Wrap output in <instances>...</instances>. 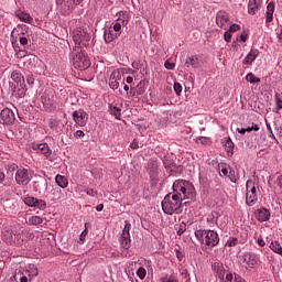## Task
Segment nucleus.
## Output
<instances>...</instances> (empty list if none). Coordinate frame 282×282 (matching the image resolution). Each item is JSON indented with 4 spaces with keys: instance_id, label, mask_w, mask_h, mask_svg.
<instances>
[{
    "instance_id": "obj_1",
    "label": "nucleus",
    "mask_w": 282,
    "mask_h": 282,
    "mask_svg": "<svg viewBox=\"0 0 282 282\" xmlns=\"http://www.w3.org/2000/svg\"><path fill=\"white\" fill-rule=\"evenodd\" d=\"M172 193L183 202L184 199H191V202H195V197H197L195 185H193L191 181L184 178L174 181L172 185Z\"/></svg>"
},
{
    "instance_id": "obj_2",
    "label": "nucleus",
    "mask_w": 282,
    "mask_h": 282,
    "mask_svg": "<svg viewBox=\"0 0 282 282\" xmlns=\"http://www.w3.org/2000/svg\"><path fill=\"white\" fill-rule=\"evenodd\" d=\"M183 202L173 192L166 194L161 203L164 215H182L186 206Z\"/></svg>"
},
{
    "instance_id": "obj_3",
    "label": "nucleus",
    "mask_w": 282,
    "mask_h": 282,
    "mask_svg": "<svg viewBox=\"0 0 282 282\" xmlns=\"http://www.w3.org/2000/svg\"><path fill=\"white\" fill-rule=\"evenodd\" d=\"M194 235L200 246H206L207 248H217L219 246V234L215 230L197 229Z\"/></svg>"
},
{
    "instance_id": "obj_4",
    "label": "nucleus",
    "mask_w": 282,
    "mask_h": 282,
    "mask_svg": "<svg viewBox=\"0 0 282 282\" xmlns=\"http://www.w3.org/2000/svg\"><path fill=\"white\" fill-rule=\"evenodd\" d=\"M70 56L73 58V66L75 69L85 72V69H89V67H91V62L89 61V57L85 55L83 48L73 50Z\"/></svg>"
},
{
    "instance_id": "obj_5",
    "label": "nucleus",
    "mask_w": 282,
    "mask_h": 282,
    "mask_svg": "<svg viewBox=\"0 0 282 282\" xmlns=\"http://www.w3.org/2000/svg\"><path fill=\"white\" fill-rule=\"evenodd\" d=\"M91 40V35L87 31V29H77L73 31V41L75 46L73 50H83L89 45V41Z\"/></svg>"
},
{
    "instance_id": "obj_6",
    "label": "nucleus",
    "mask_w": 282,
    "mask_h": 282,
    "mask_svg": "<svg viewBox=\"0 0 282 282\" xmlns=\"http://www.w3.org/2000/svg\"><path fill=\"white\" fill-rule=\"evenodd\" d=\"M34 177V171L30 167H19L15 172V183L19 186H28Z\"/></svg>"
},
{
    "instance_id": "obj_7",
    "label": "nucleus",
    "mask_w": 282,
    "mask_h": 282,
    "mask_svg": "<svg viewBox=\"0 0 282 282\" xmlns=\"http://www.w3.org/2000/svg\"><path fill=\"white\" fill-rule=\"evenodd\" d=\"M119 243L122 250H129V248H131V223L129 220H124V227L119 237Z\"/></svg>"
},
{
    "instance_id": "obj_8",
    "label": "nucleus",
    "mask_w": 282,
    "mask_h": 282,
    "mask_svg": "<svg viewBox=\"0 0 282 282\" xmlns=\"http://www.w3.org/2000/svg\"><path fill=\"white\" fill-rule=\"evenodd\" d=\"M259 200L257 196V186H254L253 180H248L246 183V204L247 206H254Z\"/></svg>"
},
{
    "instance_id": "obj_9",
    "label": "nucleus",
    "mask_w": 282,
    "mask_h": 282,
    "mask_svg": "<svg viewBox=\"0 0 282 282\" xmlns=\"http://www.w3.org/2000/svg\"><path fill=\"white\" fill-rule=\"evenodd\" d=\"M127 25H129V13L119 12V18L112 21L108 28L118 34H122V29L127 28Z\"/></svg>"
},
{
    "instance_id": "obj_10",
    "label": "nucleus",
    "mask_w": 282,
    "mask_h": 282,
    "mask_svg": "<svg viewBox=\"0 0 282 282\" xmlns=\"http://www.w3.org/2000/svg\"><path fill=\"white\" fill-rule=\"evenodd\" d=\"M240 261L246 270H252L256 265H259V254L254 252H245L240 256Z\"/></svg>"
},
{
    "instance_id": "obj_11",
    "label": "nucleus",
    "mask_w": 282,
    "mask_h": 282,
    "mask_svg": "<svg viewBox=\"0 0 282 282\" xmlns=\"http://www.w3.org/2000/svg\"><path fill=\"white\" fill-rule=\"evenodd\" d=\"M41 100L45 111H48V113L56 111V97L53 91L44 93Z\"/></svg>"
},
{
    "instance_id": "obj_12",
    "label": "nucleus",
    "mask_w": 282,
    "mask_h": 282,
    "mask_svg": "<svg viewBox=\"0 0 282 282\" xmlns=\"http://www.w3.org/2000/svg\"><path fill=\"white\" fill-rule=\"evenodd\" d=\"M72 118L75 124H78V127H87V122H89V113H87V111H85L83 108L73 111Z\"/></svg>"
},
{
    "instance_id": "obj_13",
    "label": "nucleus",
    "mask_w": 282,
    "mask_h": 282,
    "mask_svg": "<svg viewBox=\"0 0 282 282\" xmlns=\"http://www.w3.org/2000/svg\"><path fill=\"white\" fill-rule=\"evenodd\" d=\"M23 203L25 206H29V208H37V210H45V208H47V203L45 200L30 195L23 198Z\"/></svg>"
},
{
    "instance_id": "obj_14",
    "label": "nucleus",
    "mask_w": 282,
    "mask_h": 282,
    "mask_svg": "<svg viewBox=\"0 0 282 282\" xmlns=\"http://www.w3.org/2000/svg\"><path fill=\"white\" fill-rule=\"evenodd\" d=\"M0 120L2 121V124H6L7 127H12L14 122H17V115H14V111L10 108H3L0 112Z\"/></svg>"
},
{
    "instance_id": "obj_15",
    "label": "nucleus",
    "mask_w": 282,
    "mask_h": 282,
    "mask_svg": "<svg viewBox=\"0 0 282 282\" xmlns=\"http://www.w3.org/2000/svg\"><path fill=\"white\" fill-rule=\"evenodd\" d=\"M216 24L221 30H228V25H230V15L226 11H218L216 13Z\"/></svg>"
},
{
    "instance_id": "obj_16",
    "label": "nucleus",
    "mask_w": 282,
    "mask_h": 282,
    "mask_svg": "<svg viewBox=\"0 0 282 282\" xmlns=\"http://www.w3.org/2000/svg\"><path fill=\"white\" fill-rule=\"evenodd\" d=\"M253 215L260 224H263L264 221H270V217L272 216L270 209L265 207H259L253 212Z\"/></svg>"
},
{
    "instance_id": "obj_17",
    "label": "nucleus",
    "mask_w": 282,
    "mask_h": 282,
    "mask_svg": "<svg viewBox=\"0 0 282 282\" xmlns=\"http://www.w3.org/2000/svg\"><path fill=\"white\" fill-rule=\"evenodd\" d=\"M120 33H117V31H113L112 29H109V26H106L104 29V41L106 45H109L110 43H113L116 39H120Z\"/></svg>"
},
{
    "instance_id": "obj_18",
    "label": "nucleus",
    "mask_w": 282,
    "mask_h": 282,
    "mask_svg": "<svg viewBox=\"0 0 282 282\" xmlns=\"http://www.w3.org/2000/svg\"><path fill=\"white\" fill-rule=\"evenodd\" d=\"M33 151H40L46 159L52 158V149L47 143H32Z\"/></svg>"
},
{
    "instance_id": "obj_19",
    "label": "nucleus",
    "mask_w": 282,
    "mask_h": 282,
    "mask_svg": "<svg viewBox=\"0 0 282 282\" xmlns=\"http://www.w3.org/2000/svg\"><path fill=\"white\" fill-rule=\"evenodd\" d=\"M122 78V75L120 74V70L115 69L112 70V73L110 74V79H109V87L110 89H118V87H120V79Z\"/></svg>"
},
{
    "instance_id": "obj_20",
    "label": "nucleus",
    "mask_w": 282,
    "mask_h": 282,
    "mask_svg": "<svg viewBox=\"0 0 282 282\" xmlns=\"http://www.w3.org/2000/svg\"><path fill=\"white\" fill-rule=\"evenodd\" d=\"M84 0H55L57 7H61L65 3L68 12H73L76 6H80Z\"/></svg>"
},
{
    "instance_id": "obj_21",
    "label": "nucleus",
    "mask_w": 282,
    "mask_h": 282,
    "mask_svg": "<svg viewBox=\"0 0 282 282\" xmlns=\"http://www.w3.org/2000/svg\"><path fill=\"white\" fill-rule=\"evenodd\" d=\"M108 111L110 113V116H113V118L116 120H121L122 118V104L118 105H113V104H109L108 105Z\"/></svg>"
},
{
    "instance_id": "obj_22",
    "label": "nucleus",
    "mask_w": 282,
    "mask_h": 282,
    "mask_svg": "<svg viewBox=\"0 0 282 282\" xmlns=\"http://www.w3.org/2000/svg\"><path fill=\"white\" fill-rule=\"evenodd\" d=\"M261 0H249L248 2V14L254 17L259 10H261Z\"/></svg>"
},
{
    "instance_id": "obj_23",
    "label": "nucleus",
    "mask_w": 282,
    "mask_h": 282,
    "mask_svg": "<svg viewBox=\"0 0 282 282\" xmlns=\"http://www.w3.org/2000/svg\"><path fill=\"white\" fill-rule=\"evenodd\" d=\"M215 274L217 275V278L220 280V281H224V279L226 278V269L224 268V264L220 263V262H215L213 265H212Z\"/></svg>"
},
{
    "instance_id": "obj_24",
    "label": "nucleus",
    "mask_w": 282,
    "mask_h": 282,
    "mask_svg": "<svg viewBox=\"0 0 282 282\" xmlns=\"http://www.w3.org/2000/svg\"><path fill=\"white\" fill-rule=\"evenodd\" d=\"M223 144L225 147L226 153L229 156L235 155V142H232V139H230V137H225L223 139Z\"/></svg>"
},
{
    "instance_id": "obj_25",
    "label": "nucleus",
    "mask_w": 282,
    "mask_h": 282,
    "mask_svg": "<svg viewBox=\"0 0 282 282\" xmlns=\"http://www.w3.org/2000/svg\"><path fill=\"white\" fill-rule=\"evenodd\" d=\"M257 56H259V51L257 48H251L242 62L243 65H252V63L257 61Z\"/></svg>"
},
{
    "instance_id": "obj_26",
    "label": "nucleus",
    "mask_w": 282,
    "mask_h": 282,
    "mask_svg": "<svg viewBox=\"0 0 282 282\" xmlns=\"http://www.w3.org/2000/svg\"><path fill=\"white\" fill-rule=\"evenodd\" d=\"M33 191L35 193H41V191H47V180L40 178L33 182Z\"/></svg>"
},
{
    "instance_id": "obj_27",
    "label": "nucleus",
    "mask_w": 282,
    "mask_h": 282,
    "mask_svg": "<svg viewBox=\"0 0 282 282\" xmlns=\"http://www.w3.org/2000/svg\"><path fill=\"white\" fill-rule=\"evenodd\" d=\"M147 173L150 175L151 180L158 175V163L153 160L149 161L145 165Z\"/></svg>"
},
{
    "instance_id": "obj_28",
    "label": "nucleus",
    "mask_w": 282,
    "mask_h": 282,
    "mask_svg": "<svg viewBox=\"0 0 282 282\" xmlns=\"http://www.w3.org/2000/svg\"><path fill=\"white\" fill-rule=\"evenodd\" d=\"M22 274H26L31 279H34V276H39V268L36 267V264H28Z\"/></svg>"
},
{
    "instance_id": "obj_29",
    "label": "nucleus",
    "mask_w": 282,
    "mask_h": 282,
    "mask_svg": "<svg viewBox=\"0 0 282 282\" xmlns=\"http://www.w3.org/2000/svg\"><path fill=\"white\" fill-rule=\"evenodd\" d=\"M17 239V236L12 230L2 231V240L8 243V246H12Z\"/></svg>"
},
{
    "instance_id": "obj_30",
    "label": "nucleus",
    "mask_w": 282,
    "mask_h": 282,
    "mask_svg": "<svg viewBox=\"0 0 282 282\" xmlns=\"http://www.w3.org/2000/svg\"><path fill=\"white\" fill-rule=\"evenodd\" d=\"M274 20V2H269L265 12V23H272Z\"/></svg>"
},
{
    "instance_id": "obj_31",
    "label": "nucleus",
    "mask_w": 282,
    "mask_h": 282,
    "mask_svg": "<svg viewBox=\"0 0 282 282\" xmlns=\"http://www.w3.org/2000/svg\"><path fill=\"white\" fill-rule=\"evenodd\" d=\"M11 78L12 80H14V83H17V86L25 85V77H23V74H21V72L19 70H13L11 74Z\"/></svg>"
},
{
    "instance_id": "obj_32",
    "label": "nucleus",
    "mask_w": 282,
    "mask_h": 282,
    "mask_svg": "<svg viewBox=\"0 0 282 282\" xmlns=\"http://www.w3.org/2000/svg\"><path fill=\"white\" fill-rule=\"evenodd\" d=\"M55 184H57L59 188H67V186H69V181L66 178V176L57 174L55 176Z\"/></svg>"
},
{
    "instance_id": "obj_33",
    "label": "nucleus",
    "mask_w": 282,
    "mask_h": 282,
    "mask_svg": "<svg viewBox=\"0 0 282 282\" xmlns=\"http://www.w3.org/2000/svg\"><path fill=\"white\" fill-rule=\"evenodd\" d=\"M144 91H147V80L141 79L135 87V91L133 93V96H142Z\"/></svg>"
},
{
    "instance_id": "obj_34",
    "label": "nucleus",
    "mask_w": 282,
    "mask_h": 282,
    "mask_svg": "<svg viewBox=\"0 0 282 282\" xmlns=\"http://www.w3.org/2000/svg\"><path fill=\"white\" fill-rule=\"evenodd\" d=\"M26 93H28V86L25 84H20L19 86H15L17 98H25Z\"/></svg>"
},
{
    "instance_id": "obj_35",
    "label": "nucleus",
    "mask_w": 282,
    "mask_h": 282,
    "mask_svg": "<svg viewBox=\"0 0 282 282\" xmlns=\"http://www.w3.org/2000/svg\"><path fill=\"white\" fill-rule=\"evenodd\" d=\"M185 65H191L194 69H198V67H199V57L198 56L187 57L186 61H185Z\"/></svg>"
},
{
    "instance_id": "obj_36",
    "label": "nucleus",
    "mask_w": 282,
    "mask_h": 282,
    "mask_svg": "<svg viewBox=\"0 0 282 282\" xmlns=\"http://www.w3.org/2000/svg\"><path fill=\"white\" fill-rule=\"evenodd\" d=\"M281 95L279 93L274 94V102H275V108H274V113H279L282 109V100H281Z\"/></svg>"
},
{
    "instance_id": "obj_37",
    "label": "nucleus",
    "mask_w": 282,
    "mask_h": 282,
    "mask_svg": "<svg viewBox=\"0 0 282 282\" xmlns=\"http://www.w3.org/2000/svg\"><path fill=\"white\" fill-rule=\"evenodd\" d=\"M29 226H40V224H43V218L41 216H32L26 221Z\"/></svg>"
},
{
    "instance_id": "obj_38",
    "label": "nucleus",
    "mask_w": 282,
    "mask_h": 282,
    "mask_svg": "<svg viewBox=\"0 0 282 282\" xmlns=\"http://www.w3.org/2000/svg\"><path fill=\"white\" fill-rule=\"evenodd\" d=\"M270 250H272V252H275V254H280L282 257V247L279 241H272L270 245Z\"/></svg>"
},
{
    "instance_id": "obj_39",
    "label": "nucleus",
    "mask_w": 282,
    "mask_h": 282,
    "mask_svg": "<svg viewBox=\"0 0 282 282\" xmlns=\"http://www.w3.org/2000/svg\"><path fill=\"white\" fill-rule=\"evenodd\" d=\"M18 19H20V21H23L24 23H32L33 21L30 14L25 12L18 13Z\"/></svg>"
},
{
    "instance_id": "obj_40",
    "label": "nucleus",
    "mask_w": 282,
    "mask_h": 282,
    "mask_svg": "<svg viewBox=\"0 0 282 282\" xmlns=\"http://www.w3.org/2000/svg\"><path fill=\"white\" fill-rule=\"evenodd\" d=\"M246 80H247V83H250L251 85L261 83V78L254 76L252 73L247 74Z\"/></svg>"
},
{
    "instance_id": "obj_41",
    "label": "nucleus",
    "mask_w": 282,
    "mask_h": 282,
    "mask_svg": "<svg viewBox=\"0 0 282 282\" xmlns=\"http://www.w3.org/2000/svg\"><path fill=\"white\" fill-rule=\"evenodd\" d=\"M239 238L237 237H229V239L226 241L225 246L227 248H235V246H238Z\"/></svg>"
},
{
    "instance_id": "obj_42",
    "label": "nucleus",
    "mask_w": 282,
    "mask_h": 282,
    "mask_svg": "<svg viewBox=\"0 0 282 282\" xmlns=\"http://www.w3.org/2000/svg\"><path fill=\"white\" fill-rule=\"evenodd\" d=\"M161 281L162 282H180V280L177 279V275L175 274H166L161 276Z\"/></svg>"
},
{
    "instance_id": "obj_43",
    "label": "nucleus",
    "mask_w": 282,
    "mask_h": 282,
    "mask_svg": "<svg viewBox=\"0 0 282 282\" xmlns=\"http://www.w3.org/2000/svg\"><path fill=\"white\" fill-rule=\"evenodd\" d=\"M19 41L20 45H22L24 50H28V47H30V40L28 39V36L20 35Z\"/></svg>"
},
{
    "instance_id": "obj_44",
    "label": "nucleus",
    "mask_w": 282,
    "mask_h": 282,
    "mask_svg": "<svg viewBox=\"0 0 282 282\" xmlns=\"http://www.w3.org/2000/svg\"><path fill=\"white\" fill-rule=\"evenodd\" d=\"M137 276H139V279H141V281H144V279L147 278V269H144L143 267H140L137 272H135Z\"/></svg>"
},
{
    "instance_id": "obj_45",
    "label": "nucleus",
    "mask_w": 282,
    "mask_h": 282,
    "mask_svg": "<svg viewBox=\"0 0 282 282\" xmlns=\"http://www.w3.org/2000/svg\"><path fill=\"white\" fill-rule=\"evenodd\" d=\"M7 173H14V171H19V165L17 163H9L6 165Z\"/></svg>"
},
{
    "instance_id": "obj_46",
    "label": "nucleus",
    "mask_w": 282,
    "mask_h": 282,
    "mask_svg": "<svg viewBox=\"0 0 282 282\" xmlns=\"http://www.w3.org/2000/svg\"><path fill=\"white\" fill-rule=\"evenodd\" d=\"M182 84H180L178 82L174 83V91L176 94V96H181L182 95Z\"/></svg>"
},
{
    "instance_id": "obj_47",
    "label": "nucleus",
    "mask_w": 282,
    "mask_h": 282,
    "mask_svg": "<svg viewBox=\"0 0 282 282\" xmlns=\"http://www.w3.org/2000/svg\"><path fill=\"white\" fill-rule=\"evenodd\" d=\"M241 30V25L234 23L229 26L228 31L232 34L235 32H239Z\"/></svg>"
},
{
    "instance_id": "obj_48",
    "label": "nucleus",
    "mask_w": 282,
    "mask_h": 282,
    "mask_svg": "<svg viewBox=\"0 0 282 282\" xmlns=\"http://www.w3.org/2000/svg\"><path fill=\"white\" fill-rule=\"evenodd\" d=\"M84 193H86V195H88L89 197H96V195H98V191L94 188H87L84 191Z\"/></svg>"
},
{
    "instance_id": "obj_49",
    "label": "nucleus",
    "mask_w": 282,
    "mask_h": 282,
    "mask_svg": "<svg viewBox=\"0 0 282 282\" xmlns=\"http://www.w3.org/2000/svg\"><path fill=\"white\" fill-rule=\"evenodd\" d=\"M275 34H276L278 43H282V25L275 29Z\"/></svg>"
},
{
    "instance_id": "obj_50",
    "label": "nucleus",
    "mask_w": 282,
    "mask_h": 282,
    "mask_svg": "<svg viewBox=\"0 0 282 282\" xmlns=\"http://www.w3.org/2000/svg\"><path fill=\"white\" fill-rule=\"evenodd\" d=\"M165 69H175V63H172L171 59H166L164 63Z\"/></svg>"
},
{
    "instance_id": "obj_51",
    "label": "nucleus",
    "mask_w": 282,
    "mask_h": 282,
    "mask_svg": "<svg viewBox=\"0 0 282 282\" xmlns=\"http://www.w3.org/2000/svg\"><path fill=\"white\" fill-rule=\"evenodd\" d=\"M26 83H28V85H29L30 87H34V75L29 74V75L26 76Z\"/></svg>"
},
{
    "instance_id": "obj_52",
    "label": "nucleus",
    "mask_w": 282,
    "mask_h": 282,
    "mask_svg": "<svg viewBox=\"0 0 282 282\" xmlns=\"http://www.w3.org/2000/svg\"><path fill=\"white\" fill-rule=\"evenodd\" d=\"M224 39H225L226 43H230V41H232V33H230V31L227 30L224 34Z\"/></svg>"
},
{
    "instance_id": "obj_53",
    "label": "nucleus",
    "mask_w": 282,
    "mask_h": 282,
    "mask_svg": "<svg viewBox=\"0 0 282 282\" xmlns=\"http://www.w3.org/2000/svg\"><path fill=\"white\" fill-rule=\"evenodd\" d=\"M229 180L232 182V184H237V177H235V170H229Z\"/></svg>"
},
{
    "instance_id": "obj_54",
    "label": "nucleus",
    "mask_w": 282,
    "mask_h": 282,
    "mask_svg": "<svg viewBox=\"0 0 282 282\" xmlns=\"http://www.w3.org/2000/svg\"><path fill=\"white\" fill-rule=\"evenodd\" d=\"M74 138H76V140L80 139V138H85V132L83 130H77L74 133Z\"/></svg>"
},
{
    "instance_id": "obj_55",
    "label": "nucleus",
    "mask_w": 282,
    "mask_h": 282,
    "mask_svg": "<svg viewBox=\"0 0 282 282\" xmlns=\"http://www.w3.org/2000/svg\"><path fill=\"white\" fill-rule=\"evenodd\" d=\"M86 237H87V229H85V230L79 235V243H84Z\"/></svg>"
},
{
    "instance_id": "obj_56",
    "label": "nucleus",
    "mask_w": 282,
    "mask_h": 282,
    "mask_svg": "<svg viewBox=\"0 0 282 282\" xmlns=\"http://www.w3.org/2000/svg\"><path fill=\"white\" fill-rule=\"evenodd\" d=\"M32 281V278L28 276V274H22L20 276V282H30Z\"/></svg>"
},
{
    "instance_id": "obj_57",
    "label": "nucleus",
    "mask_w": 282,
    "mask_h": 282,
    "mask_svg": "<svg viewBox=\"0 0 282 282\" xmlns=\"http://www.w3.org/2000/svg\"><path fill=\"white\" fill-rule=\"evenodd\" d=\"M130 149H140L138 139H134V140L130 143Z\"/></svg>"
},
{
    "instance_id": "obj_58",
    "label": "nucleus",
    "mask_w": 282,
    "mask_h": 282,
    "mask_svg": "<svg viewBox=\"0 0 282 282\" xmlns=\"http://www.w3.org/2000/svg\"><path fill=\"white\" fill-rule=\"evenodd\" d=\"M237 41H241L242 43H246V41H248V34L242 33L239 37H237Z\"/></svg>"
},
{
    "instance_id": "obj_59",
    "label": "nucleus",
    "mask_w": 282,
    "mask_h": 282,
    "mask_svg": "<svg viewBox=\"0 0 282 282\" xmlns=\"http://www.w3.org/2000/svg\"><path fill=\"white\" fill-rule=\"evenodd\" d=\"M184 232H186V226H180V228L177 230L178 237H182V235H184Z\"/></svg>"
},
{
    "instance_id": "obj_60",
    "label": "nucleus",
    "mask_w": 282,
    "mask_h": 282,
    "mask_svg": "<svg viewBox=\"0 0 282 282\" xmlns=\"http://www.w3.org/2000/svg\"><path fill=\"white\" fill-rule=\"evenodd\" d=\"M6 182V173L3 170L0 169V184H3Z\"/></svg>"
},
{
    "instance_id": "obj_61",
    "label": "nucleus",
    "mask_w": 282,
    "mask_h": 282,
    "mask_svg": "<svg viewBox=\"0 0 282 282\" xmlns=\"http://www.w3.org/2000/svg\"><path fill=\"white\" fill-rule=\"evenodd\" d=\"M275 184L279 188H282V175L276 177Z\"/></svg>"
},
{
    "instance_id": "obj_62",
    "label": "nucleus",
    "mask_w": 282,
    "mask_h": 282,
    "mask_svg": "<svg viewBox=\"0 0 282 282\" xmlns=\"http://www.w3.org/2000/svg\"><path fill=\"white\" fill-rule=\"evenodd\" d=\"M257 243L258 246H260V248H263L265 246V240H263V238L260 237L258 238Z\"/></svg>"
},
{
    "instance_id": "obj_63",
    "label": "nucleus",
    "mask_w": 282,
    "mask_h": 282,
    "mask_svg": "<svg viewBox=\"0 0 282 282\" xmlns=\"http://www.w3.org/2000/svg\"><path fill=\"white\" fill-rule=\"evenodd\" d=\"M269 138H271L272 140H274L275 144H279V140H278L276 137L274 135V132H273V131L269 132Z\"/></svg>"
},
{
    "instance_id": "obj_64",
    "label": "nucleus",
    "mask_w": 282,
    "mask_h": 282,
    "mask_svg": "<svg viewBox=\"0 0 282 282\" xmlns=\"http://www.w3.org/2000/svg\"><path fill=\"white\" fill-rule=\"evenodd\" d=\"M176 258L182 261V259H184V254L180 251V250H176Z\"/></svg>"
}]
</instances>
